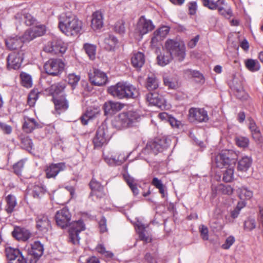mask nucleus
Masks as SVG:
<instances>
[{
    "label": "nucleus",
    "mask_w": 263,
    "mask_h": 263,
    "mask_svg": "<svg viewBox=\"0 0 263 263\" xmlns=\"http://www.w3.org/2000/svg\"><path fill=\"white\" fill-rule=\"evenodd\" d=\"M109 139V136L106 126L102 124L100 126L96 132L95 137L93 139V143L95 147H101L106 144Z\"/></svg>",
    "instance_id": "1a4fd4ad"
},
{
    "label": "nucleus",
    "mask_w": 263,
    "mask_h": 263,
    "mask_svg": "<svg viewBox=\"0 0 263 263\" xmlns=\"http://www.w3.org/2000/svg\"><path fill=\"white\" fill-rule=\"evenodd\" d=\"M124 105L119 102L107 101L103 105V109L105 115H112L120 111L123 108Z\"/></svg>",
    "instance_id": "412c9836"
},
{
    "label": "nucleus",
    "mask_w": 263,
    "mask_h": 263,
    "mask_svg": "<svg viewBox=\"0 0 263 263\" xmlns=\"http://www.w3.org/2000/svg\"><path fill=\"white\" fill-rule=\"evenodd\" d=\"M67 44L61 39H55L48 43L44 48L47 52L55 54L64 53L67 50Z\"/></svg>",
    "instance_id": "9d476101"
},
{
    "label": "nucleus",
    "mask_w": 263,
    "mask_h": 263,
    "mask_svg": "<svg viewBox=\"0 0 263 263\" xmlns=\"http://www.w3.org/2000/svg\"><path fill=\"white\" fill-rule=\"evenodd\" d=\"M15 18L18 23L24 22L27 26L33 24L35 21L33 16L25 11L17 13L15 16Z\"/></svg>",
    "instance_id": "a878e982"
},
{
    "label": "nucleus",
    "mask_w": 263,
    "mask_h": 263,
    "mask_svg": "<svg viewBox=\"0 0 263 263\" xmlns=\"http://www.w3.org/2000/svg\"><path fill=\"white\" fill-rule=\"evenodd\" d=\"M103 15L100 11H97L92 14L91 27L94 30L100 29L103 26Z\"/></svg>",
    "instance_id": "5701e85b"
},
{
    "label": "nucleus",
    "mask_w": 263,
    "mask_h": 263,
    "mask_svg": "<svg viewBox=\"0 0 263 263\" xmlns=\"http://www.w3.org/2000/svg\"><path fill=\"white\" fill-rule=\"evenodd\" d=\"M84 230L85 225L82 220L72 222L69 230L70 241L74 245H78L80 239L79 233Z\"/></svg>",
    "instance_id": "0eeeda50"
},
{
    "label": "nucleus",
    "mask_w": 263,
    "mask_h": 263,
    "mask_svg": "<svg viewBox=\"0 0 263 263\" xmlns=\"http://www.w3.org/2000/svg\"><path fill=\"white\" fill-rule=\"evenodd\" d=\"M23 59L24 53L22 51L10 53L7 58L8 68L13 69H19Z\"/></svg>",
    "instance_id": "f8f14e48"
},
{
    "label": "nucleus",
    "mask_w": 263,
    "mask_h": 263,
    "mask_svg": "<svg viewBox=\"0 0 263 263\" xmlns=\"http://www.w3.org/2000/svg\"><path fill=\"white\" fill-rule=\"evenodd\" d=\"M89 78L91 83L96 86L104 85L107 81L106 74L98 69H95L92 73H89Z\"/></svg>",
    "instance_id": "2eb2a0df"
},
{
    "label": "nucleus",
    "mask_w": 263,
    "mask_h": 263,
    "mask_svg": "<svg viewBox=\"0 0 263 263\" xmlns=\"http://www.w3.org/2000/svg\"><path fill=\"white\" fill-rule=\"evenodd\" d=\"M65 167L64 163L51 164L46 169V176L48 178H55L59 172L64 171Z\"/></svg>",
    "instance_id": "aec40b11"
},
{
    "label": "nucleus",
    "mask_w": 263,
    "mask_h": 263,
    "mask_svg": "<svg viewBox=\"0 0 263 263\" xmlns=\"http://www.w3.org/2000/svg\"><path fill=\"white\" fill-rule=\"evenodd\" d=\"M35 220L36 228L43 233H46L51 227L50 220L44 214L39 215Z\"/></svg>",
    "instance_id": "f3484780"
},
{
    "label": "nucleus",
    "mask_w": 263,
    "mask_h": 263,
    "mask_svg": "<svg viewBox=\"0 0 263 263\" xmlns=\"http://www.w3.org/2000/svg\"><path fill=\"white\" fill-rule=\"evenodd\" d=\"M136 230L139 234L140 240H143L146 242L151 241V239L148 236H146L144 234L145 227L142 224L140 223L136 224Z\"/></svg>",
    "instance_id": "79ce46f5"
},
{
    "label": "nucleus",
    "mask_w": 263,
    "mask_h": 263,
    "mask_svg": "<svg viewBox=\"0 0 263 263\" xmlns=\"http://www.w3.org/2000/svg\"><path fill=\"white\" fill-rule=\"evenodd\" d=\"M216 190L219 193L228 196L231 195L234 192V189L231 186L223 184H219L216 187Z\"/></svg>",
    "instance_id": "37998d69"
},
{
    "label": "nucleus",
    "mask_w": 263,
    "mask_h": 263,
    "mask_svg": "<svg viewBox=\"0 0 263 263\" xmlns=\"http://www.w3.org/2000/svg\"><path fill=\"white\" fill-rule=\"evenodd\" d=\"M232 152L225 151L216 156L215 158V164L217 167L220 168H226L229 167V164L232 160L236 161L235 158H230V154Z\"/></svg>",
    "instance_id": "ddd939ff"
},
{
    "label": "nucleus",
    "mask_w": 263,
    "mask_h": 263,
    "mask_svg": "<svg viewBox=\"0 0 263 263\" xmlns=\"http://www.w3.org/2000/svg\"><path fill=\"white\" fill-rule=\"evenodd\" d=\"M84 49L90 59L94 60L96 57V47L93 44L86 43L84 45Z\"/></svg>",
    "instance_id": "49530a36"
},
{
    "label": "nucleus",
    "mask_w": 263,
    "mask_h": 263,
    "mask_svg": "<svg viewBox=\"0 0 263 263\" xmlns=\"http://www.w3.org/2000/svg\"><path fill=\"white\" fill-rule=\"evenodd\" d=\"M45 191L44 185L39 181L31 184L28 186V192L34 198H41Z\"/></svg>",
    "instance_id": "4be33fe9"
},
{
    "label": "nucleus",
    "mask_w": 263,
    "mask_h": 263,
    "mask_svg": "<svg viewBox=\"0 0 263 263\" xmlns=\"http://www.w3.org/2000/svg\"><path fill=\"white\" fill-rule=\"evenodd\" d=\"M126 115L121 113L112 122V126L116 129L120 130L128 127V123L126 122L125 119Z\"/></svg>",
    "instance_id": "473e14b6"
},
{
    "label": "nucleus",
    "mask_w": 263,
    "mask_h": 263,
    "mask_svg": "<svg viewBox=\"0 0 263 263\" xmlns=\"http://www.w3.org/2000/svg\"><path fill=\"white\" fill-rule=\"evenodd\" d=\"M66 87L65 83H59L52 85L50 86V91L53 96V99L55 97H60L63 95V91Z\"/></svg>",
    "instance_id": "e433bc0d"
},
{
    "label": "nucleus",
    "mask_w": 263,
    "mask_h": 263,
    "mask_svg": "<svg viewBox=\"0 0 263 263\" xmlns=\"http://www.w3.org/2000/svg\"><path fill=\"white\" fill-rule=\"evenodd\" d=\"M38 99V93L35 90H32L28 95V103L30 106H33L36 101Z\"/></svg>",
    "instance_id": "13d9d810"
},
{
    "label": "nucleus",
    "mask_w": 263,
    "mask_h": 263,
    "mask_svg": "<svg viewBox=\"0 0 263 263\" xmlns=\"http://www.w3.org/2000/svg\"><path fill=\"white\" fill-rule=\"evenodd\" d=\"M35 37H36L34 33L33 30H32V28H31L27 30L24 32L23 35L22 36V40L23 42H29L33 40Z\"/></svg>",
    "instance_id": "5fc2aeb1"
},
{
    "label": "nucleus",
    "mask_w": 263,
    "mask_h": 263,
    "mask_svg": "<svg viewBox=\"0 0 263 263\" xmlns=\"http://www.w3.org/2000/svg\"><path fill=\"white\" fill-rule=\"evenodd\" d=\"M252 162L250 157L244 156L238 161L237 169L239 171L246 172L251 166Z\"/></svg>",
    "instance_id": "f704fd0d"
},
{
    "label": "nucleus",
    "mask_w": 263,
    "mask_h": 263,
    "mask_svg": "<svg viewBox=\"0 0 263 263\" xmlns=\"http://www.w3.org/2000/svg\"><path fill=\"white\" fill-rule=\"evenodd\" d=\"M108 92L118 99L135 98L138 95L137 89L127 82H120L108 88Z\"/></svg>",
    "instance_id": "f03ea898"
},
{
    "label": "nucleus",
    "mask_w": 263,
    "mask_h": 263,
    "mask_svg": "<svg viewBox=\"0 0 263 263\" xmlns=\"http://www.w3.org/2000/svg\"><path fill=\"white\" fill-rule=\"evenodd\" d=\"M20 138L22 147L28 151L31 150L33 146L32 140L28 136H21Z\"/></svg>",
    "instance_id": "de8ad7c7"
},
{
    "label": "nucleus",
    "mask_w": 263,
    "mask_h": 263,
    "mask_svg": "<svg viewBox=\"0 0 263 263\" xmlns=\"http://www.w3.org/2000/svg\"><path fill=\"white\" fill-rule=\"evenodd\" d=\"M159 81L154 74L149 75L147 78L146 87L151 91L156 89L159 87Z\"/></svg>",
    "instance_id": "58836bf2"
},
{
    "label": "nucleus",
    "mask_w": 263,
    "mask_h": 263,
    "mask_svg": "<svg viewBox=\"0 0 263 263\" xmlns=\"http://www.w3.org/2000/svg\"><path fill=\"white\" fill-rule=\"evenodd\" d=\"M189 119L199 122H206L209 120L207 111L202 108H191L189 111Z\"/></svg>",
    "instance_id": "4468645a"
},
{
    "label": "nucleus",
    "mask_w": 263,
    "mask_h": 263,
    "mask_svg": "<svg viewBox=\"0 0 263 263\" xmlns=\"http://www.w3.org/2000/svg\"><path fill=\"white\" fill-rule=\"evenodd\" d=\"M126 115L125 119L126 122L128 123V127L130 126L134 122L138 121L140 116L136 111L130 110L126 112H122Z\"/></svg>",
    "instance_id": "ea45409f"
},
{
    "label": "nucleus",
    "mask_w": 263,
    "mask_h": 263,
    "mask_svg": "<svg viewBox=\"0 0 263 263\" xmlns=\"http://www.w3.org/2000/svg\"><path fill=\"white\" fill-rule=\"evenodd\" d=\"M100 107L98 104L89 107L80 118L82 123L86 125L89 120L97 117L100 114Z\"/></svg>",
    "instance_id": "dca6fc26"
},
{
    "label": "nucleus",
    "mask_w": 263,
    "mask_h": 263,
    "mask_svg": "<svg viewBox=\"0 0 263 263\" xmlns=\"http://www.w3.org/2000/svg\"><path fill=\"white\" fill-rule=\"evenodd\" d=\"M236 164V161L232 160L228 168H226L223 171V180L225 182H231L234 178V170Z\"/></svg>",
    "instance_id": "72a5a7b5"
},
{
    "label": "nucleus",
    "mask_w": 263,
    "mask_h": 263,
    "mask_svg": "<svg viewBox=\"0 0 263 263\" xmlns=\"http://www.w3.org/2000/svg\"><path fill=\"white\" fill-rule=\"evenodd\" d=\"M249 127L251 132L253 139L256 141L260 142L262 140L261 134L254 121L251 119L249 120Z\"/></svg>",
    "instance_id": "4c0bfd02"
},
{
    "label": "nucleus",
    "mask_w": 263,
    "mask_h": 263,
    "mask_svg": "<svg viewBox=\"0 0 263 263\" xmlns=\"http://www.w3.org/2000/svg\"><path fill=\"white\" fill-rule=\"evenodd\" d=\"M43 246L39 241H35L31 245V250L29 251L30 256L29 258H35L36 261L43 253Z\"/></svg>",
    "instance_id": "393cba45"
},
{
    "label": "nucleus",
    "mask_w": 263,
    "mask_h": 263,
    "mask_svg": "<svg viewBox=\"0 0 263 263\" xmlns=\"http://www.w3.org/2000/svg\"><path fill=\"white\" fill-rule=\"evenodd\" d=\"M164 48L173 57L182 61L185 57V47L184 43L175 40L168 39L165 43Z\"/></svg>",
    "instance_id": "7ed1b4c3"
},
{
    "label": "nucleus",
    "mask_w": 263,
    "mask_h": 263,
    "mask_svg": "<svg viewBox=\"0 0 263 263\" xmlns=\"http://www.w3.org/2000/svg\"><path fill=\"white\" fill-rule=\"evenodd\" d=\"M6 254L9 263H36L35 258H25L17 249L11 247L6 248Z\"/></svg>",
    "instance_id": "39448f33"
},
{
    "label": "nucleus",
    "mask_w": 263,
    "mask_h": 263,
    "mask_svg": "<svg viewBox=\"0 0 263 263\" xmlns=\"http://www.w3.org/2000/svg\"><path fill=\"white\" fill-rule=\"evenodd\" d=\"M202 1L203 6L211 10H216L219 4H224V0H218L216 2L211 0H202Z\"/></svg>",
    "instance_id": "09e8293b"
},
{
    "label": "nucleus",
    "mask_w": 263,
    "mask_h": 263,
    "mask_svg": "<svg viewBox=\"0 0 263 263\" xmlns=\"http://www.w3.org/2000/svg\"><path fill=\"white\" fill-rule=\"evenodd\" d=\"M235 239L233 236H229L227 238L225 242L222 245L221 247L223 249H229L235 242Z\"/></svg>",
    "instance_id": "680f3d73"
},
{
    "label": "nucleus",
    "mask_w": 263,
    "mask_h": 263,
    "mask_svg": "<svg viewBox=\"0 0 263 263\" xmlns=\"http://www.w3.org/2000/svg\"><path fill=\"white\" fill-rule=\"evenodd\" d=\"M118 43L117 39L112 35H108L104 39V47L108 51L114 50Z\"/></svg>",
    "instance_id": "7c9ffc66"
},
{
    "label": "nucleus",
    "mask_w": 263,
    "mask_h": 263,
    "mask_svg": "<svg viewBox=\"0 0 263 263\" xmlns=\"http://www.w3.org/2000/svg\"><path fill=\"white\" fill-rule=\"evenodd\" d=\"M23 42L22 39L16 35H9L5 39L6 46L9 50H15L22 47Z\"/></svg>",
    "instance_id": "a211bd4d"
},
{
    "label": "nucleus",
    "mask_w": 263,
    "mask_h": 263,
    "mask_svg": "<svg viewBox=\"0 0 263 263\" xmlns=\"http://www.w3.org/2000/svg\"><path fill=\"white\" fill-rule=\"evenodd\" d=\"M163 82L165 86H167L170 89H176L178 87V83L169 77H164Z\"/></svg>",
    "instance_id": "864d4df0"
},
{
    "label": "nucleus",
    "mask_w": 263,
    "mask_h": 263,
    "mask_svg": "<svg viewBox=\"0 0 263 263\" xmlns=\"http://www.w3.org/2000/svg\"><path fill=\"white\" fill-rule=\"evenodd\" d=\"M58 20L60 30L67 36H76L82 29V22L71 12L62 13Z\"/></svg>",
    "instance_id": "f257e3e1"
},
{
    "label": "nucleus",
    "mask_w": 263,
    "mask_h": 263,
    "mask_svg": "<svg viewBox=\"0 0 263 263\" xmlns=\"http://www.w3.org/2000/svg\"><path fill=\"white\" fill-rule=\"evenodd\" d=\"M24 120L23 129L26 133H31L34 129L41 127L40 124L33 118L25 117Z\"/></svg>",
    "instance_id": "bb28decb"
},
{
    "label": "nucleus",
    "mask_w": 263,
    "mask_h": 263,
    "mask_svg": "<svg viewBox=\"0 0 263 263\" xmlns=\"http://www.w3.org/2000/svg\"><path fill=\"white\" fill-rule=\"evenodd\" d=\"M0 129L6 135L11 134L12 131V128L10 125L1 121H0Z\"/></svg>",
    "instance_id": "0e129e2a"
},
{
    "label": "nucleus",
    "mask_w": 263,
    "mask_h": 263,
    "mask_svg": "<svg viewBox=\"0 0 263 263\" xmlns=\"http://www.w3.org/2000/svg\"><path fill=\"white\" fill-rule=\"evenodd\" d=\"M173 59L171 55L166 51V53L161 54L158 56V63L162 66H164L170 63Z\"/></svg>",
    "instance_id": "c03bdc74"
},
{
    "label": "nucleus",
    "mask_w": 263,
    "mask_h": 263,
    "mask_svg": "<svg viewBox=\"0 0 263 263\" xmlns=\"http://www.w3.org/2000/svg\"><path fill=\"white\" fill-rule=\"evenodd\" d=\"M12 234L15 239L23 241L27 240L31 236V233L28 230L20 227L15 228Z\"/></svg>",
    "instance_id": "b1692460"
},
{
    "label": "nucleus",
    "mask_w": 263,
    "mask_h": 263,
    "mask_svg": "<svg viewBox=\"0 0 263 263\" xmlns=\"http://www.w3.org/2000/svg\"><path fill=\"white\" fill-rule=\"evenodd\" d=\"M53 101L56 110L60 114L66 110L68 107V101L65 99V96L62 95L60 97L54 98Z\"/></svg>",
    "instance_id": "cd10ccee"
},
{
    "label": "nucleus",
    "mask_w": 263,
    "mask_h": 263,
    "mask_svg": "<svg viewBox=\"0 0 263 263\" xmlns=\"http://www.w3.org/2000/svg\"><path fill=\"white\" fill-rule=\"evenodd\" d=\"M127 158L125 156H123L121 154L119 156L117 159L116 158H110L107 159L106 158V161L109 164H117L120 165L123 163L126 160Z\"/></svg>",
    "instance_id": "603ef678"
},
{
    "label": "nucleus",
    "mask_w": 263,
    "mask_h": 263,
    "mask_svg": "<svg viewBox=\"0 0 263 263\" xmlns=\"http://www.w3.org/2000/svg\"><path fill=\"white\" fill-rule=\"evenodd\" d=\"M96 250L99 253L102 254L107 258H111L113 256L112 253L106 251L105 247L102 245H99L97 247Z\"/></svg>",
    "instance_id": "bf43d9fd"
},
{
    "label": "nucleus",
    "mask_w": 263,
    "mask_h": 263,
    "mask_svg": "<svg viewBox=\"0 0 263 263\" xmlns=\"http://www.w3.org/2000/svg\"><path fill=\"white\" fill-rule=\"evenodd\" d=\"M170 31V28L166 26H163L156 30L153 34L151 40L153 46H156L157 43L165 38Z\"/></svg>",
    "instance_id": "6ab92c4d"
},
{
    "label": "nucleus",
    "mask_w": 263,
    "mask_h": 263,
    "mask_svg": "<svg viewBox=\"0 0 263 263\" xmlns=\"http://www.w3.org/2000/svg\"><path fill=\"white\" fill-rule=\"evenodd\" d=\"M132 64L137 68H140L145 63V57L141 52H134L132 57Z\"/></svg>",
    "instance_id": "c756f323"
},
{
    "label": "nucleus",
    "mask_w": 263,
    "mask_h": 263,
    "mask_svg": "<svg viewBox=\"0 0 263 263\" xmlns=\"http://www.w3.org/2000/svg\"><path fill=\"white\" fill-rule=\"evenodd\" d=\"M146 100L149 104L160 107L164 103V100L157 93H149L146 95Z\"/></svg>",
    "instance_id": "c85d7f7f"
},
{
    "label": "nucleus",
    "mask_w": 263,
    "mask_h": 263,
    "mask_svg": "<svg viewBox=\"0 0 263 263\" xmlns=\"http://www.w3.org/2000/svg\"><path fill=\"white\" fill-rule=\"evenodd\" d=\"M201 236L202 238L204 240H207L209 239V230L208 228L202 225L199 228Z\"/></svg>",
    "instance_id": "338daca9"
},
{
    "label": "nucleus",
    "mask_w": 263,
    "mask_h": 263,
    "mask_svg": "<svg viewBox=\"0 0 263 263\" xmlns=\"http://www.w3.org/2000/svg\"><path fill=\"white\" fill-rule=\"evenodd\" d=\"M245 65L248 69L252 72L258 70L260 69L259 62L255 60L248 59L245 62Z\"/></svg>",
    "instance_id": "a18cd8bd"
},
{
    "label": "nucleus",
    "mask_w": 263,
    "mask_h": 263,
    "mask_svg": "<svg viewBox=\"0 0 263 263\" xmlns=\"http://www.w3.org/2000/svg\"><path fill=\"white\" fill-rule=\"evenodd\" d=\"M170 144V141L165 137L156 139L155 141H149L147 143L143 153L146 155L151 154L156 155L166 148Z\"/></svg>",
    "instance_id": "20e7f679"
},
{
    "label": "nucleus",
    "mask_w": 263,
    "mask_h": 263,
    "mask_svg": "<svg viewBox=\"0 0 263 263\" xmlns=\"http://www.w3.org/2000/svg\"><path fill=\"white\" fill-rule=\"evenodd\" d=\"M89 185L92 190L91 196L96 195L97 197H101L103 195V187L100 182L95 179H92Z\"/></svg>",
    "instance_id": "2f4dec72"
},
{
    "label": "nucleus",
    "mask_w": 263,
    "mask_h": 263,
    "mask_svg": "<svg viewBox=\"0 0 263 263\" xmlns=\"http://www.w3.org/2000/svg\"><path fill=\"white\" fill-rule=\"evenodd\" d=\"M68 83L72 86V89H74L80 81V76L70 73L68 75Z\"/></svg>",
    "instance_id": "4d7b16f0"
},
{
    "label": "nucleus",
    "mask_w": 263,
    "mask_h": 263,
    "mask_svg": "<svg viewBox=\"0 0 263 263\" xmlns=\"http://www.w3.org/2000/svg\"><path fill=\"white\" fill-rule=\"evenodd\" d=\"M71 217L69 210L67 208H64L56 212L55 216L56 223L61 228H65L70 224Z\"/></svg>",
    "instance_id": "9b49d317"
},
{
    "label": "nucleus",
    "mask_w": 263,
    "mask_h": 263,
    "mask_svg": "<svg viewBox=\"0 0 263 263\" xmlns=\"http://www.w3.org/2000/svg\"><path fill=\"white\" fill-rule=\"evenodd\" d=\"M155 28V25L150 20L146 19L144 16H141L137 23L135 31L139 34V39H142V36L152 31Z\"/></svg>",
    "instance_id": "6e6552de"
},
{
    "label": "nucleus",
    "mask_w": 263,
    "mask_h": 263,
    "mask_svg": "<svg viewBox=\"0 0 263 263\" xmlns=\"http://www.w3.org/2000/svg\"><path fill=\"white\" fill-rule=\"evenodd\" d=\"M64 68V63L59 59H50L44 65L46 72L48 74L54 76L60 74Z\"/></svg>",
    "instance_id": "423d86ee"
},
{
    "label": "nucleus",
    "mask_w": 263,
    "mask_h": 263,
    "mask_svg": "<svg viewBox=\"0 0 263 263\" xmlns=\"http://www.w3.org/2000/svg\"><path fill=\"white\" fill-rule=\"evenodd\" d=\"M115 30L117 32L122 34L124 33L125 28L124 23L122 21L118 22L115 25Z\"/></svg>",
    "instance_id": "69168bd1"
},
{
    "label": "nucleus",
    "mask_w": 263,
    "mask_h": 263,
    "mask_svg": "<svg viewBox=\"0 0 263 263\" xmlns=\"http://www.w3.org/2000/svg\"><path fill=\"white\" fill-rule=\"evenodd\" d=\"M256 227L255 220L254 219H248L244 223V228L247 231H251Z\"/></svg>",
    "instance_id": "052dcab7"
},
{
    "label": "nucleus",
    "mask_w": 263,
    "mask_h": 263,
    "mask_svg": "<svg viewBox=\"0 0 263 263\" xmlns=\"http://www.w3.org/2000/svg\"><path fill=\"white\" fill-rule=\"evenodd\" d=\"M219 13L227 18H230L233 15L231 8L224 1V4H219L217 8Z\"/></svg>",
    "instance_id": "c9c22d12"
},
{
    "label": "nucleus",
    "mask_w": 263,
    "mask_h": 263,
    "mask_svg": "<svg viewBox=\"0 0 263 263\" xmlns=\"http://www.w3.org/2000/svg\"><path fill=\"white\" fill-rule=\"evenodd\" d=\"M24 166V162L23 160L20 161L13 165V169L15 173L18 175L21 174L22 169Z\"/></svg>",
    "instance_id": "774afa93"
},
{
    "label": "nucleus",
    "mask_w": 263,
    "mask_h": 263,
    "mask_svg": "<svg viewBox=\"0 0 263 263\" xmlns=\"http://www.w3.org/2000/svg\"><path fill=\"white\" fill-rule=\"evenodd\" d=\"M253 196L251 191L246 187H242L239 191V197L241 200H249Z\"/></svg>",
    "instance_id": "3c124183"
},
{
    "label": "nucleus",
    "mask_w": 263,
    "mask_h": 263,
    "mask_svg": "<svg viewBox=\"0 0 263 263\" xmlns=\"http://www.w3.org/2000/svg\"><path fill=\"white\" fill-rule=\"evenodd\" d=\"M20 77L23 86L26 88H30L32 86V79L30 75L25 72H22Z\"/></svg>",
    "instance_id": "8fccbe9b"
},
{
    "label": "nucleus",
    "mask_w": 263,
    "mask_h": 263,
    "mask_svg": "<svg viewBox=\"0 0 263 263\" xmlns=\"http://www.w3.org/2000/svg\"><path fill=\"white\" fill-rule=\"evenodd\" d=\"M6 200L7 202L6 211L8 213H11L17 204L16 198L12 195H9L6 197Z\"/></svg>",
    "instance_id": "a19ab883"
},
{
    "label": "nucleus",
    "mask_w": 263,
    "mask_h": 263,
    "mask_svg": "<svg viewBox=\"0 0 263 263\" xmlns=\"http://www.w3.org/2000/svg\"><path fill=\"white\" fill-rule=\"evenodd\" d=\"M237 145L241 147H246L249 145V140L246 137H240L236 139Z\"/></svg>",
    "instance_id": "e2e57ef3"
},
{
    "label": "nucleus",
    "mask_w": 263,
    "mask_h": 263,
    "mask_svg": "<svg viewBox=\"0 0 263 263\" xmlns=\"http://www.w3.org/2000/svg\"><path fill=\"white\" fill-rule=\"evenodd\" d=\"M35 37L44 35L46 31V27L44 25H38L32 28Z\"/></svg>",
    "instance_id": "6e6d98bb"
}]
</instances>
